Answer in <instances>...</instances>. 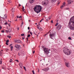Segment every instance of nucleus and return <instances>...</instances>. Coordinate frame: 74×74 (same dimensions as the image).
<instances>
[{
    "label": "nucleus",
    "mask_w": 74,
    "mask_h": 74,
    "mask_svg": "<svg viewBox=\"0 0 74 74\" xmlns=\"http://www.w3.org/2000/svg\"><path fill=\"white\" fill-rule=\"evenodd\" d=\"M68 26L71 30H74V16L70 18Z\"/></svg>",
    "instance_id": "f257e3e1"
},
{
    "label": "nucleus",
    "mask_w": 74,
    "mask_h": 74,
    "mask_svg": "<svg viewBox=\"0 0 74 74\" xmlns=\"http://www.w3.org/2000/svg\"><path fill=\"white\" fill-rule=\"evenodd\" d=\"M41 8V6L40 5H36V6L34 8V11L35 12L38 14L41 11V10H42V8Z\"/></svg>",
    "instance_id": "f03ea898"
},
{
    "label": "nucleus",
    "mask_w": 74,
    "mask_h": 74,
    "mask_svg": "<svg viewBox=\"0 0 74 74\" xmlns=\"http://www.w3.org/2000/svg\"><path fill=\"white\" fill-rule=\"evenodd\" d=\"M63 52L65 54L67 55H70L71 53V51L69 50V49H68V47H65L63 48Z\"/></svg>",
    "instance_id": "7ed1b4c3"
},
{
    "label": "nucleus",
    "mask_w": 74,
    "mask_h": 74,
    "mask_svg": "<svg viewBox=\"0 0 74 74\" xmlns=\"http://www.w3.org/2000/svg\"><path fill=\"white\" fill-rule=\"evenodd\" d=\"M42 50H43L44 51L45 53H49V49H48V48H47L46 47H44V46H42Z\"/></svg>",
    "instance_id": "20e7f679"
},
{
    "label": "nucleus",
    "mask_w": 74,
    "mask_h": 74,
    "mask_svg": "<svg viewBox=\"0 0 74 74\" xmlns=\"http://www.w3.org/2000/svg\"><path fill=\"white\" fill-rule=\"evenodd\" d=\"M50 38H51V39H53L54 37H55V34L53 33H50L49 35Z\"/></svg>",
    "instance_id": "39448f33"
},
{
    "label": "nucleus",
    "mask_w": 74,
    "mask_h": 74,
    "mask_svg": "<svg viewBox=\"0 0 74 74\" xmlns=\"http://www.w3.org/2000/svg\"><path fill=\"white\" fill-rule=\"evenodd\" d=\"M42 70H43V71L47 72V71H48L49 70V68L47 67V68H45L42 69Z\"/></svg>",
    "instance_id": "423d86ee"
},
{
    "label": "nucleus",
    "mask_w": 74,
    "mask_h": 74,
    "mask_svg": "<svg viewBox=\"0 0 74 74\" xmlns=\"http://www.w3.org/2000/svg\"><path fill=\"white\" fill-rule=\"evenodd\" d=\"M48 3V0H45V2H44L43 4L44 5H47Z\"/></svg>",
    "instance_id": "0eeeda50"
},
{
    "label": "nucleus",
    "mask_w": 74,
    "mask_h": 74,
    "mask_svg": "<svg viewBox=\"0 0 74 74\" xmlns=\"http://www.w3.org/2000/svg\"><path fill=\"white\" fill-rule=\"evenodd\" d=\"M61 27H62V26L60 25H58V26L57 27V28L58 30H60V29H61Z\"/></svg>",
    "instance_id": "6e6552de"
},
{
    "label": "nucleus",
    "mask_w": 74,
    "mask_h": 74,
    "mask_svg": "<svg viewBox=\"0 0 74 74\" xmlns=\"http://www.w3.org/2000/svg\"><path fill=\"white\" fill-rule=\"evenodd\" d=\"M65 65L67 67H70V65H69V63L66 62L65 63Z\"/></svg>",
    "instance_id": "1a4fd4ad"
},
{
    "label": "nucleus",
    "mask_w": 74,
    "mask_h": 74,
    "mask_svg": "<svg viewBox=\"0 0 74 74\" xmlns=\"http://www.w3.org/2000/svg\"><path fill=\"white\" fill-rule=\"evenodd\" d=\"M34 2V0H30L29 2L31 4H33Z\"/></svg>",
    "instance_id": "9d476101"
},
{
    "label": "nucleus",
    "mask_w": 74,
    "mask_h": 74,
    "mask_svg": "<svg viewBox=\"0 0 74 74\" xmlns=\"http://www.w3.org/2000/svg\"><path fill=\"white\" fill-rule=\"evenodd\" d=\"M66 4V3H65V2H64L63 5H62L61 7V8H63L65 6V5Z\"/></svg>",
    "instance_id": "9b49d317"
},
{
    "label": "nucleus",
    "mask_w": 74,
    "mask_h": 74,
    "mask_svg": "<svg viewBox=\"0 0 74 74\" xmlns=\"http://www.w3.org/2000/svg\"><path fill=\"white\" fill-rule=\"evenodd\" d=\"M14 11H15V8H13L12 9V13L13 14H14Z\"/></svg>",
    "instance_id": "f8f14e48"
},
{
    "label": "nucleus",
    "mask_w": 74,
    "mask_h": 74,
    "mask_svg": "<svg viewBox=\"0 0 74 74\" xmlns=\"http://www.w3.org/2000/svg\"><path fill=\"white\" fill-rule=\"evenodd\" d=\"M7 14H5L3 17V19H7Z\"/></svg>",
    "instance_id": "ddd939ff"
},
{
    "label": "nucleus",
    "mask_w": 74,
    "mask_h": 74,
    "mask_svg": "<svg viewBox=\"0 0 74 74\" xmlns=\"http://www.w3.org/2000/svg\"><path fill=\"white\" fill-rule=\"evenodd\" d=\"M67 1L68 4H71V0H68Z\"/></svg>",
    "instance_id": "4468645a"
},
{
    "label": "nucleus",
    "mask_w": 74,
    "mask_h": 74,
    "mask_svg": "<svg viewBox=\"0 0 74 74\" xmlns=\"http://www.w3.org/2000/svg\"><path fill=\"white\" fill-rule=\"evenodd\" d=\"M14 41L15 42H19V40H14Z\"/></svg>",
    "instance_id": "2eb2a0df"
},
{
    "label": "nucleus",
    "mask_w": 74,
    "mask_h": 74,
    "mask_svg": "<svg viewBox=\"0 0 74 74\" xmlns=\"http://www.w3.org/2000/svg\"><path fill=\"white\" fill-rule=\"evenodd\" d=\"M56 1H57V0H51V1L52 3H54V2H55Z\"/></svg>",
    "instance_id": "dca6fc26"
},
{
    "label": "nucleus",
    "mask_w": 74,
    "mask_h": 74,
    "mask_svg": "<svg viewBox=\"0 0 74 74\" xmlns=\"http://www.w3.org/2000/svg\"><path fill=\"white\" fill-rule=\"evenodd\" d=\"M33 33L34 34H35V35H37V32H34H34Z\"/></svg>",
    "instance_id": "f3484780"
},
{
    "label": "nucleus",
    "mask_w": 74,
    "mask_h": 74,
    "mask_svg": "<svg viewBox=\"0 0 74 74\" xmlns=\"http://www.w3.org/2000/svg\"><path fill=\"white\" fill-rule=\"evenodd\" d=\"M15 47H16V48H18V47H19V46H18V45H16L15 46Z\"/></svg>",
    "instance_id": "a211bd4d"
},
{
    "label": "nucleus",
    "mask_w": 74,
    "mask_h": 74,
    "mask_svg": "<svg viewBox=\"0 0 74 74\" xmlns=\"http://www.w3.org/2000/svg\"><path fill=\"white\" fill-rule=\"evenodd\" d=\"M68 40H72V39H71V37H68Z\"/></svg>",
    "instance_id": "6ab92c4d"
},
{
    "label": "nucleus",
    "mask_w": 74,
    "mask_h": 74,
    "mask_svg": "<svg viewBox=\"0 0 74 74\" xmlns=\"http://www.w3.org/2000/svg\"><path fill=\"white\" fill-rule=\"evenodd\" d=\"M24 7L23 6L22 8V10L23 12H25V9H24Z\"/></svg>",
    "instance_id": "aec40b11"
},
{
    "label": "nucleus",
    "mask_w": 74,
    "mask_h": 74,
    "mask_svg": "<svg viewBox=\"0 0 74 74\" xmlns=\"http://www.w3.org/2000/svg\"><path fill=\"white\" fill-rule=\"evenodd\" d=\"M19 66H20V67H21V68H22V64H19Z\"/></svg>",
    "instance_id": "412c9836"
},
{
    "label": "nucleus",
    "mask_w": 74,
    "mask_h": 74,
    "mask_svg": "<svg viewBox=\"0 0 74 74\" xmlns=\"http://www.w3.org/2000/svg\"><path fill=\"white\" fill-rule=\"evenodd\" d=\"M19 43H21V44H22V42L20 40H19Z\"/></svg>",
    "instance_id": "4be33fe9"
},
{
    "label": "nucleus",
    "mask_w": 74,
    "mask_h": 74,
    "mask_svg": "<svg viewBox=\"0 0 74 74\" xmlns=\"http://www.w3.org/2000/svg\"><path fill=\"white\" fill-rule=\"evenodd\" d=\"M10 48H11V51H12V48H13V46H11V47H10Z\"/></svg>",
    "instance_id": "5701e85b"
},
{
    "label": "nucleus",
    "mask_w": 74,
    "mask_h": 74,
    "mask_svg": "<svg viewBox=\"0 0 74 74\" xmlns=\"http://www.w3.org/2000/svg\"><path fill=\"white\" fill-rule=\"evenodd\" d=\"M58 25V23L57 22L55 25V26H57Z\"/></svg>",
    "instance_id": "b1692460"
},
{
    "label": "nucleus",
    "mask_w": 74,
    "mask_h": 74,
    "mask_svg": "<svg viewBox=\"0 0 74 74\" xmlns=\"http://www.w3.org/2000/svg\"><path fill=\"white\" fill-rule=\"evenodd\" d=\"M45 19H46L47 21H48V18L47 17H46V18H45Z\"/></svg>",
    "instance_id": "393cba45"
},
{
    "label": "nucleus",
    "mask_w": 74,
    "mask_h": 74,
    "mask_svg": "<svg viewBox=\"0 0 74 74\" xmlns=\"http://www.w3.org/2000/svg\"><path fill=\"white\" fill-rule=\"evenodd\" d=\"M27 37H30V35L28 34L27 36Z\"/></svg>",
    "instance_id": "a878e982"
},
{
    "label": "nucleus",
    "mask_w": 74,
    "mask_h": 74,
    "mask_svg": "<svg viewBox=\"0 0 74 74\" xmlns=\"http://www.w3.org/2000/svg\"><path fill=\"white\" fill-rule=\"evenodd\" d=\"M21 36H25V34H21Z\"/></svg>",
    "instance_id": "bb28decb"
},
{
    "label": "nucleus",
    "mask_w": 74,
    "mask_h": 74,
    "mask_svg": "<svg viewBox=\"0 0 74 74\" xmlns=\"http://www.w3.org/2000/svg\"><path fill=\"white\" fill-rule=\"evenodd\" d=\"M5 68V66H3L2 67V69H4Z\"/></svg>",
    "instance_id": "cd10ccee"
},
{
    "label": "nucleus",
    "mask_w": 74,
    "mask_h": 74,
    "mask_svg": "<svg viewBox=\"0 0 74 74\" xmlns=\"http://www.w3.org/2000/svg\"><path fill=\"white\" fill-rule=\"evenodd\" d=\"M23 68H24V70H25L26 71V67H25V66H24L23 67Z\"/></svg>",
    "instance_id": "c85d7f7f"
},
{
    "label": "nucleus",
    "mask_w": 74,
    "mask_h": 74,
    "mask_svg": "<svg viewBox=\"0 0 74 74\" xmlns=\"http://www.w3.org/2000/svg\"><path fill=\"white\" fill-rule=\"evenodd\" d=\"M11 0H8V1L9 2V3H11V1H10Z\"/></svg>",
    "instance_id": "c756f323"
},
{
    "label": "nucleus",
    "mask_w": 74,
    "mask_h": 74,
    "mask_svg": "<svg viewBox=\"0 0 74 74\" xmlns=\"http://www.w3.org/2000/svg\"><path fill=\"white\" fill-rule=\"evenodd\" d=\"M15 61L16 62H18V63L19 62V61L18 60H15Z\"/></svg>",
    "instance_id": "7c9ffc66"
},
{
    "label": "nucleus",
    "mask_w": 74,
    "mask_h": 74,
    "mask_svg": "<svg viewBox=\"0 0 74 74\" xmlns=\"http://www.w3.org/2000/svg\"><path fill=\"white\" fill-rule=\"evenodd\" d=\"M12 62V59H10V62L11 63V62Z\"/></svg>",
    "instance_id": "2f4dec72"
},
{
    "label": "nucleus",
    "mask_w": 74,
    "mask_h": 74,
    "mask_svg": "<svg viewBox=\"0 0 74 74\" xmlns=\"http://www.w3.org/2000/svg\"><path fill=\"white\" fill-rule=\"evenodd\" d=\"M32 72L33 74H35V73H34V71H32Z\"/></svg>",
    "instance_id": "473e14b6"
},
{
    "label": "nucleus",
    "mask_w": 74,
    "mask_h": 74,
    "mask_svg": "<svg viewBox=\"0 0 74 74\" xmlns=\"http://www.w3.org/2000/svg\"><path fill=\"white\" fill-rule=\"evenodd\" d=\"M19 49H21V45H19Z\"/></svg>",
    "instance_id": "72a5a7b5"
},
{
    "label": "nucleus",
    "mask_w": 74,
    "mask_h": 74,
    "mask_svg": "<svg viewBox=\"0 0 74 74\" xmlns=\"http://www.w3.org/2000/svg\"><path fill=\"white\" fill-rule=\"evenodd\" d=\"M6 42H9V40H7L6 41Z\"/></svg>",
    "instance_id": "f704fd0d"
},
{
    "label": "nucleus",
    "mask_w": 74,
    "mask_h": 74,
    "mask_svg": "<svg viewBox=\"0 0 74 74\" xmlns=\"http://www.w3.org/2000/svg\"><path fill=\"white\" fill-rule=\"evenodd\" d=\"M4 25H7V22H6L5 23Z\"/></svg>",
    "instance_id": "c9c22d12"
},
{
    "label": "nucleus",
    "mask_w": 74,
    "mask_h": 74,
    "mask_svg": "<svg viewBox=\"0 0 74 74\" xmlns=\"http://www.w3.org/2000/svg\"><path fill=\"white\" fill-rule=\"evenodd\" d=\"M1 32H2V33H4V30L1 31Z\"/></svg>",
    "instance_id": "e433bc0d"
},
{
    "label": "nucleus",
    "mask_w": 74,
    "mask_h": 74,
    "mask_svg": "<svg viewBox=\"0 0 74 74\" xmlns=\"http://www.w3.org/2000/svg\"><path fill=\"white\" fill-rule=\"evenodd\" d=\"M8 38H11V36H8Z\"/></svg>",
    "instance_id": "4c0bfd02"
},
{
    "label": "nucleus",
    "mask_w": 74,
    "mask_h": 74,
    "mask_svg": "<svg viewBox=\"0 0 74 74\" xmlns=\"http://www.w3.org/2000/svg\"><path fill=\"white\" fill-rule=\"evenodd\" d=\"M2 63V61L1 60L0 61V64H1Z\"/></svg>",
    "instance_id": "58836bf2"
},
{
    "label": "nucleus",
    "mask_w": 74,
    "mask_h": 74,
    "mask_svg": "<svg viewBox=\"0 0 74 74\" xmlns=\"http://www.w3.org/2000/svg\"><path fill=\"white\" fill-rule=\"evenodd\" d=\"M23 24V22H22V23L21 25V26H22Z\"/></svg>",
    "instance_id": "ea45409f"
},
{
    "label": "nucleus",
    "mask_w": 74,
    "mask_h": 74,
    "mask_svg": "<svg viewBox=\"0 0 74 74\" xmlns=\"http://www.w3.org/2000/svg\"><path fill=\"white\" fill-rule=\"evenodd\" d=\"M19 18H22V16H20L19 17Z\"/></svg>",
    "instance_id": "a19ab883"
},
{
    "label": "nucleus",
    "mask_w": 74,
    "mask_h": 74,
    "mask_svg": "<svg viewBox=\"0 0 74 74\" xmlns=\"http://www.w3.org/2000/svg\"><path fill=\"white\" fill-rule=\"evenodd\" d=\"M59 4H60V2H58V4H57L58 5H59Z\"/></svg>",
    "instance_id": "79ce46f5"
},
{
    "label": "nucleus",
    "mask_w": 74,
    "mask_h": 74,
    "mask_svg": "<svg viewBox=\"0 0 74 74\" xmlns=\"http://www.w3.org/2000/svg\"><path fill=\"white\" fill-rule=\"evenodd\" d=\"M30 34H31V35H32V32H30Z\"/></svg>",
    "instance_id": "37998d69"
},
{
    "label": "nucleus",
    "mask_w": 74,
    "mask_h": 74,
    "mask_svg": "<svg viewBox=\"0 0 74 74\" xmlns=\"http://www.w3.org/2000/svg\"><path fill=\"white\" fill-rule=\"evenodd\" d=\"M71 2V3H73V1H71V2Z\"/></svg>",
    "instance_id": "c03bdc74"
},
{
    "label": "nucleus",
    "mask_w": 74,
    "mask_h": 74,
    "mask_svg": "<svg viewBox=\"0 0 74 74\" xmlns=\"http://www.w3.org/2000/svg\"><path fill=\"white\" fill-rule=\"evenodd\" d=\"M40 29H39L40 30H42V28H41L40 27Z\"/></svg>",
    "instance_id": "a18cd8bd"
},
{
    "label": "nucleus",
    "mask_w": 74,
    "mask_h": 74,
    "mask_svg": "<svg viewBox=\"0 0 74 74\" xmlns=\"http://www.w3.org/2000/svg\"><path fill=\"white\" fill-rule=\"evenodd\" d=\"M53 20H52L51 21V23H53Z\"/></svg>",
    "instance_id": "49530a36"
},
{
    "label": "nucleus",
    "mask_w": 74,
    "mask_h": 74,
    "mask_svg": "<svg viewBox=\"0 0 74 74\" xmlns=\"http://www.w3.org/2000/svg\"><path fill=\"white\" fill-rule=\"evenodd\" d=\"M28 30H30V27H28Z\"/></svg>",
    "instance_id": "de8ad7c7"
},
{
    "label": "nucleus",
    "mask_w": 74,
    "mask_h": 74,
    "mask_svg": "<svg viewBox=\"0 0 74 74\" xmlns=\"http://www.w3.org/2000/svg\"><path fill=\"white\" fill-rule=\"evenodd\" d=\"M21 74H23V71H21Z\"/></svg>",
    "instance_id": "09e8293b"
},
{
    "label": "nucleus",
    "mask_w": 74,
    "mask_h": 74,
    "mask_svg": "<svg viewBox=\"0 0 74 74\" xmlns=\"http://www.w3.org/2000/svg\"><path fill=\"white\" fill-rule=\"evenodd\" d=\"M37 28H38V29H39V30L40 29V27H37Z\"/></svg>",
    "instance_id": "8fccbe9b"
},
{
    "label": "nucleus",
    "mask_w": 74,
    "mask_h": 74,
    "mask_svg": "<svg viewBox=\"0 0 74 74\" xmlns=\"http://www.w3.org/2000/svg\"><path fill=\"white\" fill-rule=\"evenodd\" d=\"M6 45H8V44L7 43V42H6Z\"/></svg>",
    "instance_id": "3c124183"
},
{
    "label": "nucleus",
    "mask_w": 74,
    "mask_h": 74,
    "mask_svg": "<svg viewBox=\"0 0 74 74\" xmlns=\"http://www.w3.org/2000/svg\"><path fill=\"white\" fill-rule=\"evenodd\" d=\"M6 33H8V30H6Z\"/></svg>",
    "instance_id": "603ef678"
},
{
    "label": "nucleus",
    "mask_w": 74,
    "mask_h": 74,
    "mask_svg": "<svg viewBox=\"0 0 74 74\" xmlns=\"http://www.w3.org/2000/svg\"><path fill=\"white\" fill-rule=\"evenodd\" d=\"M35 53V51H33V53Z\"/></svg>",
    "instance_id": "864d4df0"
},
{
    "label": "nucleus",
    "mask_w": 74,
    "mask_h": 74,
    "mask_svg": "<svg viewBox=\"0 0 74 74\" xmlns=\"http://www.w3.org/2000/svg\"><path fill=\"white\" fill-rule=\"evenodd\" d=\"M17 18H19V16H17Z\"/></svg>",
    "instance_id": "5fc2aeb1"
},
{
    "label": "nucleus",
    "mask_w": 74,
    "mask_h": 74,
    "mask_svg": "<svg viewBox=\"0 0 74 74\" xmlns=\"http://www.w3.org/2000/svg\"><path fill=\"white\" fill-rule=\"evenodd\" d=\"M11 46H12V44H10V47H11Z\"/></svg>",
    "instance_id": "6e6d98bb"
},
{
    "label": "nucleus",
    "mask_w": 74,
    "mask_h": 74,
    "mask_svg": "<svg viewBox=\"0 0 74 74\" xmlns=\"http://www.w3.org/2000/svg\"><path fill=\"white\" fill-rule=\"evenodd\" d=\"M29 32H30V31H29L28 32V34L29 33Z\"/></svg>",
    "instance_id": "4d7b16f0"
},
{
    "label": "nucleus",
    "mask_w": 74,
    "mask_h": 74,
    "mask_svg": "<svg viewBox=\"0 0 74 74\" xmlns=\"http://www.w3.org/2000/svg\"><path fill=\"white\" fill-rule=\"evenodd\" d=\"M43 20H44V18H42V19H41V20H42V21H43Z\"/></svg>",
    "instance_id": "13d9d810"
},
{
    "label": "nucleus",
    "mask_w": 74,
    "mask_h": 74,
    "mask_svg": "<svg viewBox=\"0 0 74 74\" xmlns=\"http://www.w3.org/2000/svg\"><path fill=\"white\" fill-rule=\"evenodd\" d=\"M25 38H22L23 40H24Z\"/></svg>",
    "instance_id": "bf43d9fd"
},
{
    "label": "nucleus",
    "mask_w": 74,
    "mask_h": 74,
    "mask_svg": "<svg viewBox=\"0 0 74 74\" xmlns=\"http://www.w3.org/2000/svg\"><path fill=\"white\" fill-rule=\"evenodd\" d=\"M47 34H45V35H44V36H46V35H47Z\"/></svg>",
    "instance_id": "052dcab7"
},
{
    "label": "nucleus",
    "mask_w": 74,
    "mask_h": 74,
    "mask_svg": "<svg viewBox=\"0 0 74 74\" xmlns=\"http://www.w3.org/2000/svg\"><path fill=\"white\" fill-rule=\"evenodd\" d=\"M2 55V53H0V55Z\"/></svg>",
    "instance_id": "680f3d73"
},
{
    "label": "nucleus",
    "mask_w": 74,
    "mask_h": 74,
    "mask_svg": "<svg viewBox=\"0 0 74 74\" xmlns=\"http://www.w3.org/2000/svg\"><path fill=\"white\" fill-rule=\"evenodd\" d=\"M21 5L20 4H19V6H21Z\"/></svg>",
    "instance_id": "e2e57ef3"
},
{
    "label": "nucleus",
    "mask_w": 74,
    "mask_h": 74,
    "mask_svg": "<svg viewBox=\"0 0 74 74\" xmlns=\"http://www.w3.org/2000/svg\"><path fill=\"white\" fill-rule=\"evenodd\" d=\"M27 40L28 39V37L26 38Z\"/></svg>",
    "instance_id": "0e129e2a"
},
{
    "label": "nucleus",
    "mask_w": 74,
    "mask_h": 74,
    "mask_svg": "<svg viewBox=\"0 0 74 74\" xmlns=\"http://www.w3.org/2000/svg\"><path fill=\"white\" fill-rule=\"evenodd\" d=\"M9 27L10 26V24H9Z\"/></svg>",
    "instance_id": "69168bd1"
},
{
    "label": "nucleus",
    "mask_w": 74,
    "mask_h": 74,
    "mask_svg": "<svg viewBox=\"0 0 74 74\" xmlns=\"http://www.w3.org/2000/svg\"><path fill=\"white\" fill-rule=\"evenodd\" d=\"M39 69H38V73H39Z\"/></svg>",
    "instance_id": "338daca9"
},
{
    "label": "nucleus",
    "mask_w": 74,
    "mask_h": 74,
    "mask_svg": "<svg viewBox=\"0 0 74 74\" xmlns=\"http://www.w3.org/2000/svg\"><path fill=\"white\" fill-rule=\"evenodd\" d=\"M20 20H22V18H21Z\"/></svg>",
    "instance_id": "774afa93"
}]
</instances>
